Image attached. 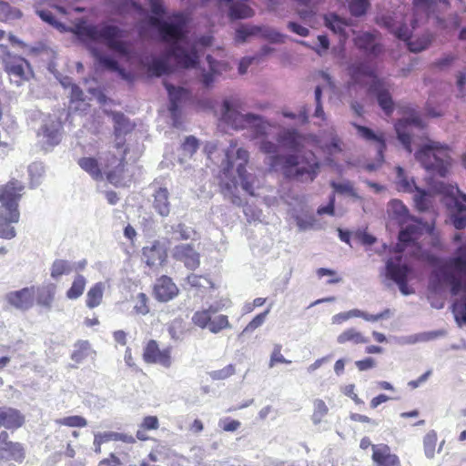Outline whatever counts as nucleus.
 <instances>
[{
	"instance_id": "nucleus-8",
	"label": "nucleus",
	"mask_w": 466,
	"mask_h": 466,
	"mask_svg": "<svg viewBox=\"0 0 466 466\" xmlns=\"http://www.w3.org/2000/svg\"><path fill=\"white\" fill-rule=\"evenodd\" d=\"M349 73L356 84H362L365 77H370L371 82L368 89L369 94L376 97L380 107L386 115L392 113L394 109V103L390 94L392 85L388 80L374 76L373 69L365 62L353 63L349 67Z\"/></svg>"
},
{
	"instance_id": "nucleus-60",
	"label": "nucleus",
	"mask_w": 466,
	"mask_h": 466,
	"mask_svg": "<svg viewBox=\"0 0 466 466\" xmlns=\"http://www.w3.org/2000/svg\"><path fill=\"white\" fill-rule=\"evenodd\" d=\"M234 373L235 368L233 365L229 364L221 370L212 371L210 376L213 380H225Z\"/></svg>"
},
{
	"instance_id": "nucleus-1",
	"label": "nucleus",
	"mask_w": 466,
	"mask_h": 466,
	"mask_svg": "<svg viewBox=\"0 0 466 466\" xmlns=\"http://www.w3.org/2000/svg\"><path fill=\"white\" fill-rule=\"evenodd\" d=\"M239 99L234 96L223 100L220 108V122L233 129H250L252 139L267 157L265 164L269 171L281 172L291 180L312 182L319 174V163L313 152H300L303 138L293 128L276 132L274 126L254 114H242L238 110Z\"/></svg>"
},
{
	"instance_id": "nucleus-29",
	"label": "nucleus",
	"mask_w": 466,
	"mask_h": 466,
	"mask_svg": "<svg viewBox=\"0 0 466 466\" xmlns=\"http://www.w3.org/2000/svg\"><path fill=\"white\" fill-rule=\"evenodd\" d=\"M111 441H121L126 443H134L135 438L132 435L125 434V433H119V432H114V431H106V432H97L95 433L94 436V446H95V452L100 453L101 452V445L105 442H108Z\"/></svg>"
},
{
	"instance_id": "nucleus-28",
	"label": "nucleus",
	"mask_w": 466,
	"mask_h": 466,
	"mask_svg": "<svg viewBox=\"0 0 466 466\" xmlns=\"http://www.w3.org/2000/svg\"><path fill=\"white\" fill-rule=\"evenodd\" d=\"M206 60L208 64L209 72L202 74L201 82L204 86L209 87L214 83L215 76L226 72L228 69V66L225 62L216 60L210 55L207 56Z\"/></svg>"
},
{
	"instance_id": "nucleus-10",
	"label": "nucleus",
	"mask_w": 466,
	"mask_h": 466,
	"mask_svg": "<svg viewBox=\"0 0 466 466\" xmlns=\"http://www.w3.org/2000/svg\"><path fill=\"white\" fill-rule=\"evenodd\" d=\"M434 190L446 197V205L450 208V218L454 228H464L466 227V195L457 187L443 182L438 183Z\"/></svg>"
},
{
	"instance_id": "nucleus-21",
	"label": "nucleus",
	"mask_w": 466,
	"mask_h": 466,
	"mask_svg": "<svg viewBox=\"0 0 466 466\" xmlns=\"http://www.w3.org/2000/svg\"><path fill=\"white\" fill-rule=\"evenodd\" d=\"M187 21L186 20V43L182 44L181 47L187 52H191V50L194 52L196 58L194 59V62L191 64H186L181 61L175 56H171V59L174 58V60L178 64L179 66L183 67H194L198 63V46L207 47L212 45L213 37L210 35H203L201 36L198 41H191L187 35Z\"/></svg>"
},
{
	"instance_id": "nucleus-43",
	"label": "nucleus",
	"mask_w": 466,
	"mask_h": 466,
	"mask_svg": "<svg viewBox=\"0 0 466 466\" xmlns=\"http://www.w3.org/2000/svg\"><path fill=\"white\" fill-rule=\"evenodd\" d=\"M0 457L5 460L21 461L25 457L24 449L20 443L11 442L6 447V450L0 451Z\"/></svg>"
},
{
	"instance_id": "nucleus-5",
	"label": "nucleus",
	"mask_w": 466,
	"mask_h": 466,
	"mask_svg": "<svg viewBox=\"0 0 466 466\" xmlns=\"http://www.w3.org/2000/svg\"><path fill=\"white\" fill-rule=\"evenodd\" d=\"M431 285L435 291L447 285L452 295L463 292L453 303V313L460 326L466 325V245L458 248L453 257L435 268Z\"/></svg>"
},
{
	"instance_id": "nucleus-42",
	"label": "nucleus",
	"mask_w": 466,
	"mask_h": 466,
	"mask_svg": "<svg viewBox=\"0 0 466 466\" xmlns=\"http://www.w3.org/2000/svg\"><path fill=\"white\" fill-rule=\"evenodd\" d=\"M330 186L338 194L347 195L355 199H360V195L354 188L353 183L350 180L331 181Z\"/></svg>"
},
{
	"instance_id": "nucleus-57",
	"label": "nucleus",
	"mask_w": 466,
	"mask_h": 466,
	"mask_svg": "<svg viewBox=\"0 0 466 466\" xmlns=\"http://www.w3.org/2000/svg\"><path fill=\"white\" fill-rule=\"evenodd\" d=\"M270 311V308L267 309L264 312L257 315L243 329L242 333L252 332L259 328L266 320L268 314Z\"/></svg>"
},
{
	"instance_id": "nucleus-11",
	"label": "nucleus",
	"mask_w": 466,
	"mask_h": 466,
	"mask_svg": "<svg viewBox=\"0 0 466 466\" xmlns=\"http://www.w3.org/2000/svg\"><path fill=\"white\" fill-rule=\"evenodd\" d=\"M380 22L381 25L388 28L396 37L405 41L411 52H420L426 49L431 43V38L428 35H423L422 37L413 40L410 26L401 23L400 17L397 15H383L380 18Z\"/></svg>"
},
{
	"instance_id": "nucleus-9",
	"label": "nucleus",
	"mask_w": 466,
	"mask_h": 466,
	"mask_svg": "<svg viewBox=\"0 0 466 466\" xmlns=\"http://www.w3.org/2000/svg\"><path fill=\"white\" fill-rule=\"evenodd\" d=\"M414 157L424 169L441 177L447 175L451 165L450 148L433 140L420 146Z\"/></svg>"
},
{
	"instance_id": "nucleus-12",
	"label": "nucleus",
	"mask_w": 466,
	"mask_h": 466,
	"mask_svg": "<svg viewBox=\"0 0 466 466\" xmlns=\"http://www.w3.org/2000/svg\"><path fill=\"white\" fill-rule=\"evenodd\" d=\"M396 183L399 190L413 193V200L419 210L423 211L428 209L431 202V194L419 187L413 177H409L400 167H396Z\"/></svg>"
},
{
	"instance_id": "nucleus-24",
	"label": "nucleus",
	"mask_w": 466,
	"mask_h": 466,
	"mask_svg": "<svg viewBox=\"0 0 466 466\" xmlns=\"http://www.w3.org/2000/svg\"><path fill=\"white\" fill-rule=\"evenodd\" d=\"M172 256L177 260L184 263L189 269H195L199 266V254L190 244H180L173 248Z\"/></svg>"
},
{
	"instance_id": "nucleus-20",
	"label": "nucleus",
	"mask_w": 466,
	"mask_h": 466,
	"mask_svg": "<svg viewBox=\"0 0 466 466\" xmlns=\"http://www.w3.org/2000/svg\"><path fill=\"white\" fill-rule=\"evenodd\" d=\"M290 215L295 219L299 231L316 228L317 219L307 204L300 203L299 207H293L290 209Z\"/></svg>"
},
{
	"instance_id": "nucleus-61",
	"label": "nucleus",
	"mask_w": 466,
	"mask_h": 466,
	"mask_svg": "<svg viewBox=\"0 0 466 466\" xmlns=\"http://www.w3.org/2000/svg\"><path fill=\"white\" fill-rule=\"evenodd\" d=\"M173 231L175 234H177L181 239H189L194 234V230L184 224H177L173 227Z\"/></svg>"
},
{
	"instance_id": "nucleus-6",
	"label": "nucleus",
	"mask_w": 466,
	"mask_h": 466,
	"mask_svg": "<svg viewBox=\"0 0 466 466\" xmlns=\"http://www.w3.org/2000/svg\"><path fill=\"white\" fill-rule=\"evenodd\" d=\"M421 231V225L418 221L412 220L410 224L402 226L399 234V243L396 246V252L393 258L387 260L385 266V277L389 280L394 281L403 295H410L413 290L409 289L407 284V276L410 273V268L402 262L401 252L405 247L414 242Z\"/></svg>"
},
{
	"instance_id": "nucleus-33",
	"label": "nucleus",
	"mask_w": 466,
	"mask_h": 466,
	"mask_svg": "<svg viewBox=\"0 0 466 466\" xmlns=\"http://www.w3.org/2000/svg\"><path fill=\"white\" fill-rule=\"evenodd\" d=\"M106 284L104 282H96L87 291L86 297V305L89 309H95L102 303Z\"/></svg>"
},
{
	"instance_id": "nucleus-47",
	"label": "nucleus",
	"mask_w": 466,
	"mask_h": 466,
	"mask_svg": "<svg viewBox=\"0 0 466 466\" xmlns=\"http://www.w3.org/2000/svg\"><path fill=\"white\" fill-rule=\"evenodd\" d=\"M261 29L255 25H242L236 31L235 41L238 44L245 43L250 36L259 34Z\"/></svg>"
},
{
	"instance_id": "nucleus-2",
	"label": "nucleus",
	"mask_w": 466,
	"mask_h": 466,
	"mask_svg": "<svg viewBox=\"0 0 466 466\" xmlns=\"http://www.w3.org/2000/svg\"><path fill=\"white\" fill-rule=\"evenodd\" d=\"M153 15L147 17L150 27L157 29L160 40L167 49L159 56H151L144 61V66L150 76H160L171 71V56L175 55L179 61L191 64L196 56L194 52H187L181 45L186 43V16L177 13L162 19L165 9L160 0H149Z\"/></svg>"
},
{
	"instance_id": "nucleus-17",
	"label": "nucleus",
	"mask_w": 466,
	"mask_h": 466,
	"mask_svg": "<svg viewBox=\"0 0 466 466\" xmlns=\"http://www.w3.org/2000/svg\"><path fill=\"white\" fill-rule=\"evenodd\" d=\"M171 349L166 348L160 350L156 340L151 339L144 349L143 359L147 363L159 364L165 368H169L172 363Z\"/></svg>"
},
{
	"instance_id": "nucleus-55",
	"label": "nucleus",
	"mask_w": 466,
	"mask_h": 466,
	"mask_svg": "<svg viewBox=\"0 0 466 466\" xmlns=\"http://www.w3.org/2000/svg\"><path fill=\"white\" fill-rule=\"evenodd\" d=\"M282 346L280 344H275L273 347V350L270 355L268 367L273 368L278 363H285L290 364L291 361L285 359V357L281 354Z\"/></svg>"
},
{
	"instance_id": "nucleus-14",
	"label": "nucleus",
	"mask_w": 466,
	"mask_h": 466,
	"mask_svg": "<svg viewBox=\"0 0 466 466\" xmlns=\"http://www.w3.org/2000/svg\"><path fill=\"white\" fill-rule=\"evenodd\" d=\"M61 128V123L56 119L47 118L44 121L37 137L45 150L50 149L60 142Z\"/></svg>"
},
{
	"instance_id": "nucleus-37",
	"label": "nucleus",
	"mask_w": 466,
	"mask_h": 466,
	"mask_svg": "<svg viewBox=\"0 0 466 466\" xmlns=\"http://www.w3.org/2000/svg\"><path fill=\"white\" fill-rule=\"evenodd\" d=\"M86 279L81 274H76L74 277L71 287L67 289L66 295L68 299L75 300L80 298L86 286Z\"/></svg>"
},
{
	"instance_id": "nucleus-63",
	"label": "nucleus",
	"mask_w": 466,
	"mask_h": 466,
	"mask_svg": "<svg viewBox=\"0 0 466 466\" xmlns=\"http://www.w3.org/2000/svg\"><path fill=\"white\" fill-rule=\"evenodd\" d=\"M37 15L40 16V18L43 21H45V22L54 25L55 27H56V28L63 27L62 24L56 20L55 16L53 15V14L50 11H48V10H38L37 11Z\"/></svg>"
},
{
	"instance_id": "nucleus-39",
	"label": "nucleus",
	"mask_w": 466,
	"mask_h": 466,
	"mask_svg": "<svg viewBox=\"0 0 466 466\" xmlns=\"http://www.w3.org/2000/svg\"><path fill=\"white\" fill-rule=\"evenodd\" d=\"M218 310V307L210 306L208 309L197 311L192 317V321L202 329H208L212 314L217 313Z\"/></svg>"
},
{
	"instance_id": "nucleus-54",
	"label": "nucleus",
	"mask_w": 466,
	"mask_h": 466,
	"mask_svg": "<svg viewBox=\"0 0 466 466\" xmlns=\"http://www.w3.org/2000/svg\"><path fill=\"white\" fill-rule=\"evenodd\" d=\"M28 173L31 179V187H37L45 173L44 166L41 163H32L28 167Z\"/></svg>"
},
{
	"instance_id": "nucleus-38",
	"label": "nucleus",
	"mask_w": 466,
	"mask_h": 466,
	"mask_svg": "<svg viewBox=\"0 0 466 466\" xmlns=\"http://www.w3.org/2000/svg\"><path fill=\"white\" fill-rule=\"evenodd\" d=\"M78 165L82 169L87 172L94 179L99 180L103 178V174L96 159L93 157H82L78 160Z\"/></svg>"
},
{
	"instance_id": "nucleus-64",
	"label": "nucleus",
	"mask_w": 466,
	"mask_h": 466,
	"mask_svg": "<svg viewBox=\"0 0 466 466\" xmlns=\"http://www.w3.org/2000/svg\"><path fill=\"white\" fill-rule=\"evenodd\" d=\"M287 26L291 32L300 36H308L309 34V30L306 26L301 25L297 22L290 21L288 23Z\"/></svg>"
},
{
	"instance_id": "nucleus-19",
	"label": "nucleus",
	"mask_w": 466,
	"mask_h": 466,
	"mask_svg": "<svg viewBox=\"0 0 466 466\" xmlns=\"http://www.w3.org/2000/svg\"><path fill=\"white\" fill-rule=\"evenodd\" d=\"M142 258L147 265L151 268L163 265L167 259L166 245L159 240L150 242L149 245L143 248Z\"/></svg>"
},
{
	"instance_id": "nucleus-44",
	"label": "nucleus",
	"mask_w": 466,
	"mask_h": 466,
	"mask_svg": "<svg viewBox=\"0 0 466 466\" xmlns=\"http://www.w3.org/2000/svg\"><path fill=\"white\" fill-rule=\"evenodd\" d=\"M434 5L435 0H413L415 16H419L420 15L428 16L429 14L433 9ZM417 17L412 19V28L415 27V24L417 23Z\"/></svg>"
},
{
	"instance_id": "nucleus-23",
	"label": "nucleus",
	"mask_w": 466,
	"mask_h": 466,
	"mask_svg": "<svg viewBox=\"0 0 466 466\" xmlns=\"http://www.w3.org/2000/svg\"><path fill=\"white\" fill-rule=\"evenodd\" d=\"M165 87L169 96V111L173 120V126L179 127L180 124L177 119L179 104L188 97V92L183 87H176L168 83H165Z\"/></svg>"
},
{
	"instance_id": "nucleus-52",
	"label": "nucleus",
	"mask_w": 466,
	"mask_h": 466,
	"mask_svg": "<svg viewBox=\"0 0 466 466\" xmlns=\"http://www.w3.org/2000/svg\"><path fill=\"white\" fill-rule=\"evenodd\" d=\"M90 351V344L87 341H80L75 346V350L71 354V359L80 363L87 358Z\"/></svg>"
},
{
	"instance_id": "nucleus-13",
	"label": "nucleus",
	"mask_w": 466,
	"mask_h": 466,
	"mask_svg": "<svg viewBox=\"0 0 466 466\" xmlns=\"http://www.w3.org/2000/svg\"><path fill=\"white\" fill-rule=\"evenodd\" d=\"M357 130L358 135L368 142L376 144L377 157L374 163H369L365 166L366 170L372 172L377 170L384 162L383 152L386 149L385 137L382 132L375 133L373 130L367 127L353 124Z\"/></svg>"
},
{
	"instance_id": "nucleus-15",
	"label": "nucleus",
	"mask_w": 466,
	"mask_h": 466,
	"mask_svg": "<svg viewBox=\"0 0 466 466\" xmlns=\"http://www.w3.org/2000/svg\"><path fill=\"white\" fill-rule=\"evenodd\" d=\"M35 296V287H26L19 290L10 291L5 294V301L15 309L26 311L34 305Z\"/></svg>"
},
{
	"instance_id": "nucleus-18",
	"label": "nucleus",
	"mask_w": 466,
	"mask_h": 466,
	"mask_svg": "<svg viewBox=\"0 0 466 466\" xmlns=\"http://www.w3.org/2000/svg\"><path fill=\"white\" fill-rule=\"evenodd\" d=\"M412 127L422 129L424 125L421 119L417 116H411L406 119L400 120L395 125L398 139L409 153H411L412 151L410 145V130Z\"/></svg>"
},
{
	"instance_id": "nucleus-53",
	"label": "nucleus",
	"mask_w": 466,
	"mask_h": 466,
	"mask_svg": "<svg viewBox=\"0 0 466 466\" xmlns=\"http://www.w3.org/2000/svg\"><path fill=\"white\" fill-rule=\"evenodd\" d=\"M55 421L58 425H64L74 428H83L87 425L86 420L84 417L78 415L60 418L56 420Z\"/></svg>"
},
{
	"instance_id": "nucleus-34",
	"label": "nucleus",
	"mask_w": 466,
	"mask_h": 466,
	"mask_svg": "<svg viewBox=\"0 0 466 466\" xmlns=\"http://www.w3.org/2000/svg\"><path fill=\"white\" fill-rule=\"evenodd\" d=\"M337 342L339 344L352 343L354 345L366 344L369 339L365 337L360 331L355 328H349L343 330L338 337Z\"/></svg>"
},
{
	"instance_id": "nucleus-31",
	"label": "nucleus",
	"mask_w": 466,
	"mask_h": 466,
	"mask_svg": "<svg viewBox=\"0 0 466 466\" xmlns=\"http://www.w3.org/2000/svg\"><path fill=\"white\" fill-rule=\"evenodd\" d=\"M56 292V286L53 283H48L37 289L36 302L39 306L47 309L52 308L55 295Z\"/></svg>"
},
{
	"instance_id": "nucleus-26",
	"label": "nucleus",
	"mask_w": 466,
	"mask_h": 466,
	"mask_svg": "<svg viewBox=\"0 0 466 466\" xmlns=\"http://www.w3.org/2000/svg\"><path fill=\"white\" fill-rule=\"evenodd\" d=\"M178 289L167 276L159 278L154 286L155 298L159 301H168L177 295Z\"/></svg>"
},
{
	"instance_id": "nucleus-59",
	"label": "nucleus",
	"mask_w": 466,
	"mask_h": 466,
	"mask_svg": "<svg viewBox=\"0 0 466 466\" xmlns=\"http://www.w3.org/2000/svg\"><path fill=\"white\" fill-rule=\"evenodd\" d=\"M198 139L194 137H187L185 142L182 145V151L185 156L191 157L198 149Z\"/></svg>"
},
{
	"instance_id": "nucleus-32",
	"label": "nucleus",
	"mask_w": 466,
	"mask_h": 466,
	"mask_svg": "<svg viewBox=\"0 0 466 466\" xmlns=\"http://www.w3.org/2000/svg\"><path fill=\"white\" fill-rule=\"evenodd\" d=\"M73 270L74 265L69 260L62 258L55 259L49 268L50 277L56 281H59L63 276L71 274Z\"/></svg>"
},
{
	"instance_id": "nucleus-51",
	"label": "nucleus",
	"mask_w": 466,
	"mask_h": 466,
	"mask_svg": "<svg viewBox=\"0 0 466 466\" xmlns=\"http://www.w3.org/2000/svg\"><path fill=\"white\" fill-rule=\"evenodd\" d=\"M325 25L338 34H342L346 26L345 22L335 14H329L325 16Z\"/></svg>"
},
{
	"instance_id": "nucleus-41",
	"label": "nucleus",
	"mask_w": 466,
	"mask_h": 466,
	"mask_svg": "<svg viewBox=\"0 0 466 466\" xmlns=\"http://www.w3.org/2000/svg\"><path fill=\"white\" fill-rule=\"evenodd\" d=\"M115 134L116 137L126 135L132 130L133 126L122 113H112Z\"/></svg>"
},
{
	"instance_id": "nucleus-45",
	"label": "nucleus",
	"mask_w": 466,
	"mask_h": 466,
	"mask_svg": "<svg viewBox=\"0 0 466 466\" xmlns=\"http://www.w3.org/2000/svg\"><path fill=\"white\" fill-rule=\"evenodd\" d=\"M112 160L113 161L111 165L116 164L115 169H110L109 165H106L105 173L106 174L107 179L110 183L117 185L120 181V173L124 168L123 157L119 159L116 157H113Z\"/></svg>"
},
{
	"instance_id": "nucleus-4",
	"label": "nucleus",
	"mask_w": 466,
	"mask_h": 466,
	"mask_svg": "<svg viewBox=\"0 0 466 466\" xmlns=\"http://www.w3.org/2000/svg\"><path fill=\"white\" fill-rule=\"evenodd\" d=\"M73 32L86 43L88 49L98 64L110 70L118 72L120 76L125 77V71L119 67L117 62L103 55L95 47L96 44L104 43L109 49L123 56H127L129 55V46L122 40L123 32L118 26L106 23L93 25L81 20L75 25Z\"/></svg>"
},
{
	"instance_id": "nucleus-3",
	"label": "nucleus",
	"mask_w": 466,
	"mask_h": 466,
	"mask_svg": "<svg viewBox=\"0 0 466 466\" xmlns=\"http://www.w3.org/2000/svg\"><path fill=\"white\" fill-rule=\"evenodd\" d=\"M236 147L237 143L231 141L230 147L225 153V159L221 163L219 187L225 198L230 200L235 206H241L243 205L241 192L255 196L259 181L246 170V165L249 159L248 150L242 147L236 148Z\"/></svg>"
},
{
	"instance_id": "nucleus-22",
	"label": "nucleus",
	"mask_w": 466,
	"mask_h": 466,
	"mask_svg": "<svg viewBox=\"0 0 466 466\" xmlns=\"http://www.w3.org/2000/svg\"><path fill=\"white\" fill-rule=\"evenodd\" d=\"M372 461L375 466H401L400 458L392 453L389 445H372Z\"/></svg>"
},
{
	"instance_id": "nucleus-25",
	"label": "nucleus",
	"mask_w": 466,
	"mask_h": 466,
	"mask_svg": "<svg viewBox=\"0 0 466 466\" xmlns=\"http://www.w3.org/2000/svg\"><path fill=\"white\" fill-rule=\"evenodd\" d=\"M355 45L368 55L373 56H377L382 52V46L378 40V34L360 33L355 37Z\"/></svg>"
},
{
	"instance_id": "nucleus-50",
	"label": "nucleus",
	"mask_w": 466,
	"mask_h": 466,
	"mask_svg": "<svg viewBox=\"0 0 466 466\" xmlns=\"http://www.w3.org/2000/svg\"><path fill=\"white\" fill-rule=\"evenodd\" d=\"M21 13L18 9L12 7L8 3L0 1V21H8L19 18Z\"/></svg>"
},
{
	"instance_id": "nucleus-36",
	"label": "nucleus",
	"mask_w": 466,
	"mask_h": 466,
	"mask_svg": "<svg viewBox=\"0 0 466 466\" xmlns=\"http://www.w3.org/2000/svg\"><path fill=\"white\" fill-rule=\"evenodd\" d=\"M388 212L400 225L407 223L409 220L408 208L398 199H393L389 203Z\"/></svg>"
},
{
	"instance_id": "nucleus-49",
	"label": "nucleus",
	"mask_w": 466,
	"mask_h": 466,
	"mask_svg": "<svg viewBox=\"0 0 466 466\" xmlns=\"http://www.w3.org/2000/svg\"><path fill=\"white\" fill-rule=\"evenodd\" d=\"M350 14L354 16L363 15L370 7V0H346Z\"/></svg>"
},
{
	"instance_id": "nucleus-56",
	"label": "nucleus",
	"mask_w": 466,
	"mask_h": 466,
	"mask_svg": "<svg viewBox=\"0 0 466 466\" xmlns=\"http://www.w3.org/2000/svg\"><path fill=\"white\" fill-rule=\"evenodd\" d=\"M229 327L228 317L226 315H219L214 319L211 318L208 329L212 333H218L225 328Z\"/></svg>"
},
{
	"instance_id": "nucleus-7",
	"label": "nucleus",
	"mask_w": 466,
	"mask_h": 466,
	"mask_svg": "<svg viewBox=\"0 0 466 466\" xmlns=\"http://www.w3.org/2000/svg\"><path fill=\"white\" fill-rule=\"evenodd\" d=\"M24 186L17 180H12L0 187V238L11 239L15 237V230L11 226L19 220L18 201Z\"/></svg>"
},
{
	"instance_id": "nucleus-46",
	"label": "nucleus",
	"mask_w": 466,
	"mask_h": 466,
	"mask_svg": "<svg viewBox=\"0 0 466 466\" xmlns=\"http://www.w3.org/2000/svg\"><path fill=\"white\" fill-rule=\"evenodd\" d=\"M329 408L324 402V400L320 399H316L313 401V412L311 415V420L313 424H319L323 418L328 414Z\"/></svg>"
},
{
	"instance_id": "nucleus-16",
	"label": "nucleus",
	"mask_w": 466,
	"mask_h": 466,
	"mask_svg": "<svg viewBox=\"0 0 466 466\" xmlns=\"http://www.w3.org/2000/svg\"><path fill=\"white\" fill-rule=\"evenodd\" d=\"M4 64L8 75L16 77L15 80L16 86H19L22 80L27 79L31 75L28 62L21 56L7 54L4 58Z\"/></svg>"
},
{
	"instance_id": "nucleus-48",
	"label": "nucleus",
	"mask_w": 466,
	"mask_h": 466,
	"mask_svg": "<svg viewBox=\"0 0 466 466\" xmlns=\"http://www.w3.org/2000/svg\"><path fill=\"white\" fill-rule=\"evenodd\" d=\"M436 443H437V433L433 430L430 431L423 438L424 454L428 459L434 458Z\"/></svg>"
},
{
	"instance_id": "nucleus-30",
	"label": "nucleus",
	"mask_w": 466,
	"mask_h": 466,
	"mask_svg": "<svg viewBox=\"0 0 466 466\" xmlns=\"http://www.w3.org/2000/svg\"><path fill=\"white\" fill-rule=\"evenodd\" d=\"M153 208L161 217H167L170 213L169 192L166 187L155 188L153 193Z\"/></svg>"
},
{
	"instance_id": "nucleus-27",
	"label": "nucleus",
	"mask_w": 466,
	"mask_h": 466,
	"mask_svg": "<svg viewBox=\"0 0 466 466\" xmlns=\"http://www.w3.org/2000/svg\"><path fill=\"white\" fill-rule=\"evenodd\" d=\"M25 422V418L19 410L11 407L0 408V427L17 429Z\"/></svg>"
},
{
	"instance_id": "nucleus-40",
	"label": "nucleus",
	"mask_w": 466,
	"mask_h": 466,
	"mask_svg": "<svg viewBox=\"0 0 466 466\" xmlns=\"http://www.w3.org/2000/svg\"><path fill=\"white\" fill-rule=\"evenodd\" d=\"M328 142L325 145V150L329 155H335L342 151L341 139L337 136L333 127L325 131Z\"/></svg>"
},
{
	"instance_id": "nucleus-35",
	"label": "nucleus",
	"mask_w": 466,
	"mask_h": 466,
	"mask_svg": "<svg viewBox=\"0 0 466 466\" xmlns=\"http://www.w3.org/2000/svg\"><path fill=\"white\" fill-rule=\"evenodd\" d=\"M445 331L443 330H435V331H428V332H421L418 334H412L405 337H401L399 339L400 344H415L418 342H425L433 340L439 337L444 336Z\"/></svg>"
},
{
	"instance_id": "nucleus-58",
	"label": "nucleus",
	"mask_w": 466,
	"mask_h": 466,
	"mask_svg": "<svg viewBox=\"0 0 466 466\" xmlns=\"http://www.w3.org/2000/svg\"><path fill=\"white\" fill-rule=\"evenodd\" d=\"M134 311L139 315H147L149 312L147 298L144 293H138L134 305Z\"/></svg>"
},
{
	"instance_id": "nucleus-62",
	"label": "nucleus",
	"mask_w": 466,
	"mask_h": 466,
	"mask_svg": "<svg viewBox=\"0 0 466 466\" xmlns=\"http://www.w3.org/2000/svg\"><path fill=\"white\" fill-rule=\"evenodd\" d=\"M319 215H329L333 216L335 213V196L332 194L329 197V203L326 206H320L317 209Z\"/></svg>"
}]
</instances>
